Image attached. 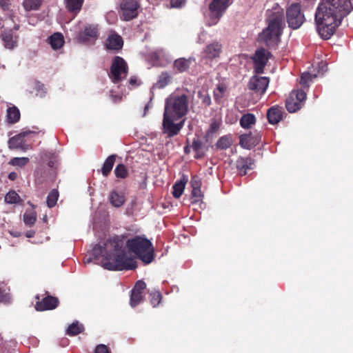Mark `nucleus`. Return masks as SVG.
Returning a JSON list of instances; mask_svg holds the SVG:
<instances>
[{"instance_id": "nucleus-50", "label": "nucleus", "mask_w": 353, "mask_h": 353, "mask_svg": "<svg viewBox=\"0 0 353 353\" xmlns=\"http://www.w3.org/2000/svg\"><path fill=\"white\" fill-rule=\"evenodd\" d=\"M95 353H110V352L105 345L100 344L96 347Z\"/></svg>"}, {"instance_id": "nucleus-52", "label": "nucleus", "mask_w": 353, "mask_h": 353, "mask_svg": "<svg viewBox=\"0 0 353 353\" xmlns=\"http://www.w3.org/2000/svg\"><path fill=\"white\" fill-rule=\"evenodd\" d=\"M11 300V297L9 294L4 293L0 290V302L8 303Z\"/></svg>"}, {"instance_id": "nucleus-11", "label": "nucleus", "mask_w": 353, "mask_h": 353, "mask_svg": "<svg viewBox=\"0 0 353 353\" xmlns=\"http://www.w3.org/2000/svg\"><path fill=\"white\" fill-rule=\"evenodd\" d=\"M99 36V28L97 25L88 24L84 27L83 30L79 32L77 39L82 43L94 42Z\"/></svg>"}, {"instance_id": "nucleus-61", "label": "nucleus", "mask_w": 353, "mask_h": 353, "mask_svg": "<svg viewBox=\"0 0 353 353\" xmlns=\"http://www.w3.org/2000/svg\"><path fill=\"white\" fill-rule=\"evenodd\" d=\"M10 180L14 181L17 178V174L16 172H10L8 175Z\"/></svg>"}, {"instance_id": "nucleus-51", "label": "nucleus", "mask_w": 353, "mask_h": 353, "mask_svg": "<svg viewBox=\"0 0 353 353\" xmlns=\"http://www.w3.org/2000/svg\"><path fill=\"white\" fill-rule=\"evenodd\" d=\"M115 91L112 90L110 91V97L113 102L117 103L119 102L122 99V94L120 93L115 94Z\"/></svg>"}, {"instance_id": "nucleus-20", "label": "nucleus", "mask_w": 353, "mask_h": 353, "mask_svg": "<svg viewBox=\"0 0 353 353\" xmlns=\"http://www.w3.org/2000/svg\"><path fill=\"white\" fill-rule=\"evenodd\" d=\"M110 203L116 207L119 208L123 205L125 201V195L123 192H117L113 190L110 194Z\"/></svg>"}, {"instance_id": "nucleus-60", "label": "nucleus", "mask_w": 353, "mask_h": 353, "mask_svg": "<svg viewBox=\"0 0 353 353\" xmlns=\"http://www.w3.org/2000/svg\"><path fill=\"white\" fill-rule=\"evenodd\" d=\"M216 89L224 94L226 86L224 84H219Z\"/></svg>"}, {"instance_id": "nucleus-24", "label": "nucleus", "mask_w": 353, "mask_h": 353, "mask_svg": "<svg viewBox=\"0 0 353 353\" xmlns=\"http://www.w3.org/2000/svg\"><path fill=\"white\" fill-rule=\"evenodd\" d=\"M172 77L168 72H163L159 76L157 83L153 85V88H164L172 82Z\"/></svg>"}, {"instance_id": "nucleus-7", "label": "nucleus", "mask_w": 353, "mask_h": 353, "mask_svg": "<svg viewBox=\"0 0 353 353\" xmlns=\"http://www.w3.org/2000/svg\"><path fill=\"white\" fill-rule=\"evenodd\" d=\"M233 0H213L209 6V14L207 24L209 26L216 25Z\"/></svg>"}, {"instance_id": "nucleus-35", "label": "nucleus", "mask_w": 353, "mask_h": 353, "mask_svg": "<svg viewBox=\"0 0 353 353\" xmlns=\"http://www.w3.org/2000/svg\"><path fill=\"white\" fill-rule=\"evenodd\" d=\"M65 2L70 11L78 12L82 7L83 0H65Z\"/></svg>"}, {"instance_id": "nucleus-13", "label": "nucleus", "mask_w": 353, "mask_h": 353, "mask_svg": "<svg viewBox=\"0 0 353 353\" xmlns=\"http://www.w3.org/2000/svg\"><path fill=\"white\" fill-rule=\"evenodd\" d=\"M270 53L264 48L259 49L256 51L253 61L254 63V71L256 74H262L264 68L270 58Z\"/></svg>"}, {"instance_id": "nucleus-32", "label": "nucleus", "mask_w": 353, "mask_h": 353, "mask_svg": "<svg viewBox=\"0 0 353 353\" xmlns=\"http://www.w3.org/2000/svg\"><path fill=\"white\" fill-rule=\"evenodd\" d=\"M241 146L245 149H250L254 145V141L253 140L251 134H242L240 137V142Z\"/></svg>"}, {"instance_id": "nucleus-45", "label": "nucleus", "mask_w": 353, "mask_h": 353, "mask_svg": "<svg viewBox=\"0 0 353 353\" xmlns=\"http://www.w3.org/2000/svg\"><path fill=\"white\" fill-rule=\"evenodd\" d=\"M34 91H35V94L37 96H39L40 97H43L46 93V90H45L43 84H42L39 82H36L35 85H34Z\"/></svg>"}, {"instance_id": "nucleus-4", "label": "nucleus", "mask_w": 353, "mask_h": 353, "mask_svg": "<svg viewBox=\"0 0 353 353\" xmlns=\"http://www.w3.org/2000/svg\"><path fill=\"white\" fill-rule=\"evenodd\" d=\"M192 97V93L187 88L176 89L165 99L164 112L183 118L188 112V107Z\"/></svg>"}, {"instance_id": "nucleus-39", "label": "nucleus", "mask_w": 353, "mask_h": 353, "mask_svg": "<svg viewBox=\"0 0 353 353\" xmlns=\"http://www.w3.org/2000/svg\"><path fill=\"white\" fill-rule=\"evenodd\" d=\"M59 192L57 190H52V191H50L47 197V205L49 208L54 207L57 204Z\"/></svg>"}, {"instance_id": "nucleus-25", "label": "nucleus", "mask_w": 353, "mask_h": 353, "mask_svg": "<svg viewBox=\"0 0 353 353\" xmlns=\"http://www.w3.org/2000/svg\"><path fill=\"white\" fill-rule=\"evenodd\" d=\"M48 42L54 50L61 48L64 44V38L59 32L54 33L48 38Z\"/></svg>"}, {"instance_id": "nucleus-48", "label": "nucleus", "mask_w": 353, "mask_h": 353, "mask_svg": "<svg viewBox=\"0 0 353 353\" xmlns=\"http://www.w3.org/2000/svg\"><path fill=\"white\" fill-rule=\"evenodd\" d=\"M186 0H170V6L173 8H181L185 6Z\"/></svg>"}, {"instance_id": "nucleus-43", "label": "nucleus", "mask_w": 353, "mask_h": 353, "mask_svg": "<svg viewBox=\"0 0 353 353\" xmlns=\"http://www.w3.org/2000/svg\"><path fill=\"white\" fill-rule=\"evenodd\" d=\"M114 174L117 177L123 179L128 176V171L124 165L119 164L114 169Z\"/></svg>"}, {"instance_id": "nucleus-8", "label": "nucleus", "mask_w": 353, "mask_h": 353, "mask_svg": "<svg viewBox=\"0 0 353 353\" xmlns=\"http://www.w3.org/2000/svg\"><path fill=\"white\" fill-rule=\"evenodd\" d=\"M128 72V68L125 60L120 57H115L112 59L110 72L108 74L112 82L120 84L125 79Z\"/></svg>"}, {"instance_id": "nucleus-64", "label": "nucleus", "mask_w": 353, "mask_h": 353, "mask_svg": "<svg viewBox=\"0 0 353 353\" xmlns=\"http://www.w3.org/2000/svg\"><path fill=\"white\" fill-rule=\"evenodd\" d=\"M203 102L206 104V105H210V103H211V101H210V98L209 97H206L204 98L203 99Z\"/></svg>"}, {"instance_id": "nucleus-47", "label": "nucleus", "mask_w": 353, "mask_h": 353, "mask_svg": "<svg viewBox=\"0 0 353 353\" xmlns=\"http://www.w3.org/2000/svg\"><path fill=\"white\" fill-rule=\"evenodd\" d=\"M146 288V283L143 281H138L132 290L143 293V290Z\"/></svg>"}, {"instance_id": "nucleus-18", "label": "nucleus", "mask_w": 353, "mask_h": 353, "mask_svg": "<svg viewBox=\"0 0 353 353\" xmlns=\"http://www.w3.org/2000/svg\"><path fill=\"white\" fill-rule=\"evenodd\" d=\"M105 45L109 50H118L122 48L123 41L121 36L112 33L108 36Z\"/></svg>"}, {"instance_id": "nucleus-49", "label": "nucleus", "mask_w": 353, "mask_h": 353, "mask_svg": "<svg viewBox=\"0 0 353 353\" xmlns=\"http://www.w3.org/2000/svg\"><path fill=\"white\" fill-rule=\"evenodd\" d=\"M105 18L109 23H114L117 21V14L115 12L110 11L107 13Z\"/></svg>"}, {"instance_id": "nucleus-58", "label": "nucleus", "mask_w": 353, "mask_h": 353, "mask_svg": "<svg viewBox=\"0 0 353 353\" xmlns=\"http://www.w3.org/2000/svg\"><path fill=\"white\" fill-rule=\"evenodd\" d=\"M201 145V143L199 141L194 140L192 143V148L194 150L198 152L200 149Z\"/></svg>"}, {"instance_id": "nucleus-46", "label": "nucleus", "mask_w": 353, "mask_h": 353, "mask_svg": "<svg viewBox=\"0 0 353 353\" xmlns=\"http://www.w3.org/2000/svg\"><path fill=\"white\" fill-rule=\"evenodd\" d=\"M192 196L194 202L199 201L202 196L201 189L197 188H192Z\"/></svg>"}, {"instance_id": "nucleus-16", "label": "nucleus", "mask_w": 353, "mask_h": 353, "mask_svg": "<svg viewBox=\"0 0 353 353\" xmlns=\"http://www.w3.org/2000/svg\"><path fill=\"white\" fill-rule=\"evenodd\" d=\"M58 302L57 298L48 296L43 299L41 301L37 302L35 308L39 311L53 310L58 305Z\"/></svg>"}, {"instance_id": "nucleus-17", "label": "nucleus", "mask_w": 353, "mask_h": 353, "mask_svg": "<svg viewBox=\"0 0 353 353\" xmlns=\"http://www.w3.org/2000/svg\"><path fill=\"white\" fill-rule=\"evenodd\" d=\"M222 50V45L219 42H213L208 45L203 51L204 55L208 59L218 57Z\"/></svg>"}, {"instance_id": "nucleus-56", "label": "nucleus", "mask_w": 353, "mask_h": 353, "mask_svg": "<svg viewBox=\"0 0 353 353\" xmlns=\"http://www.w3.org/2000/svg\"><path fill=\"white\" fill-rule=\"evenodd\" d=\"M128 83L132 88L137 86L139 84L136 77L130 78V80L128 81Z\"/></svg>"}, {"instance_id": "nucleus-27", "label": "nucleus", "mask_w": 353, "mask_h": 353, "mask_svg": "<svg viewBox=\"0 0 353 353\" xmlns=\"http://www.w3.org/2000/svg\"><path fill=\"white\" fill-rule=\"evenodd\" d=\"M83 330V325L79 321H74L70 325L67 330L66 334L70 336H76Z\"/></svg>"}, {"instance_id": "nucleus-42", "label": "nucleus", "mask_w": 353, "mask_h": 353, "mask_svg": "<svg viewBox=\"0 0 353 353\" xmlns=\"http://www.w3.org/2000/svg\"><path fill=\"white\" fill-rule=\"evenodd\" d=\"M230 145L231 139L226 136L221 137L216 143L217 148L221 150L227 149Z\"/></svg>"}, {"instance_id": "nucleus-37", "label": "nucleus", "mask_w": 353, "mask_h": 353, "mask_svg": "<svg viewBox=\"0 0 353 353\" xmlns=\"http://www.w3.org/2000/svg\"><path fill=\"white\" fill-rule=\"evenodd\" d=\"M316 74H312L310 72H304L302 74L300 80V84L303 87H309L308 83L312 81L314 79L317 77Z\"/></svg>"}, {"instance_id": "nucleus-34", "label": "nucleus", "mask_w": 353, "mask_h": 353, "mask_svg": "<svg viewBox=\"0 0 353 353\" xmlns=\"http://www.w3.org/2000/svg\"><path fill=\"white\" fill-rule=\"evenodd\" d=\"M42 0H24L23 5L26 10H38L41 4Z\"/></svg>"}, {"instance_id": "nucleus-36", "label": "nucleus", "mask_w": 353, "mask_h": 353, "mask_svg": "<svg viewBox=\"0 0 353 353\" xmlns=\"http://www.w3.org/2000/svg\"><path fill=\"white\" fill-rule=\"evenodd\" d=\"M185 182L183 181L182 180L176 182V183L173 185V191L172 194L174 198L178 199L179 198L185 189Z\"/></svg>"}, {"instance_id": "nucleus-54", "label": "nucleus", "mask_w": 353, "mask_h": 353, "mask_svg": "<svg viewBox=\"0 0 353 353\" xmlns=\"http://www.w3.org/2000/svg\"><path fill=\"white\" fill-rule=\"evenodd\" d=\"M200 181L199 179H198V177H193L191 180V185H192V188H200Z\"/></svg>"}, {"instance_id": "nucleus-33", "label": "nucleus", "mask_w": 353, "mask_h": 353, "mask_svg": "<svg viewBox=\"0 0 353 353\" xmlns=\"http://www.w3.org/2000/svg\"><path fill=\"white\" fill-rule=\"evenodd\" d=\"M41 158L43 162H47L50 167H53L57 161L54 153L49 151H45L41 153Z\"/></svg>"}, {"instance_id": "nucleus-40", "label": "nucleus", "mask_w": 353, "mask_h": 353, "mask_svg": "<svg viewBox=\"0 0 353 353\" xmlns=\"http://www.w3.org/2000/svg\"><path fill=\"white\" fill-rule=\"evenodd\" d=\"M29 162L28 157H14L9 161V164L13 166L23 167Z\"/></svg>"}, {"instance_id": "nucleus-6", "label": "nucleus", "mask_w": 353, "mask_h": 353, "mask_svg": "<svg viewBox=\"0 0 353 353\" xmlns=\"http://www.w3.org/2000/svg\"><path fill=\"white\" fill-rule=\"evenodd\" d=\"M14 19L11 17L5 19H0V37L6 48L14 49L18 42V37L12 32V28L18 29L19 26L13 25Z\"/></svg>"}, {"instance_id": "nucleus-9", "label": "nucleus", "mask_w": 353, "mask_h": 353, "mask_svg": "<svg viewBox=\"0 0 353 353\" xmlns=\"http://www.w3.org/2000/svg\"><path fill=\"white\" fill-rule=\"evenodd\" d=\"M180 119L179 117L163 112L162 132L163 134H166L167 137H173L180 132L185 123L184 119L176 123V121Z\"/></svg>"}, {"instance_id": "nucleus-19", "label": "nucleus", "mask_w": 353, "mask_h": 353, "mask_svg": "<svg viewBox=\"0 0 353 353\" xmlns=\"http://www.w3.org/2000/svg\"><path fill=\"white\" fill-rule=\"evenodd\" d=\"M267 117L270 123H278L282 119V109L278 106L270 108L267 112Z\"/></svg>"}, {"instance_id": "nucleus-2", "label": "nucleus", "mask_w": 353, "mask_h": 353, "mask_svg": "<svg viewBox=\"0 0 353 353\" xmlns=\"http://www.w3.org/2000/svg\"><path fill=\"white\" fill-rule=\"evenodd\" d=\"M353 10V0H321L315 13L319 34L330 39L344 17Z\"/></svg>"}, {"instance_id": "nucleus-59", "label": "nucleus", "mask_w": 353, "mask_h": 353, "mask_svg": "<svg viewBox=\"0 0 353 353\" xmlns=\"http://www.w3.org/2000/svg\"><path fill=\"white\" fill-rule=\"evenodd\" d=\"M10 5L9 0H0V6L6 10L8 8V6Z\"/></svg>"}, {"instance_id": "nucleus-63", "label": "nucleus", "mask_w": 353, "mask_h": 353, "mask_svg": "<svg viewBox=\"0 0 353 353\" xmlns=\"http://www.w3.org/2000/svg\"><path fill=\"white\" fill-rule=\"evenodd\" d=\"M10 234L12 236H14V237H18L21 235L20 232H17V231H10Z\"/></svg>"}, {"instance_id": "nucleus-38", "label": "nucleus", "mask_w": 353, "mask_h": 353, "mask_svg": "<svg viewBox=\"0 0 353 353\" xmlns=\"http://www.w3.org/2000/svg\"><path fill=\"white\" fill-rule=\"evenodd\" d=\"M142 294L143 293L141 292H136L132 290L130 301V305L132 307H136L141 303L143 299Z\"/></svg>"}, {"instance_id": "nucleus-41", "label": "nucleus", "mask_w": 353, "mask_h": 353, "mask_svg": "<svg viewBox=\"0 0 353 353\" xmlns=\"http://www.w3.org/2000/svg\"><path fill=\"white\" fill-rule=\"evenodd\" d=\"M290 97H292L293 99L303 104V102L306 99V93L302 90H296L292 91L290 93Z\"/></svg>"}, {"instance_id": "nucleus-3", "label": "nucleus", "mask_w": 353, "mask_h": 353, "mask_svg": "<svg viewBox=\"0 0 353 353\" xmlns=\"http://www.w3.org/2000/svg\"><path fill=\"white\" fill-rule=\"evenodd\" d=\"M268 26L259 34V40L269 48L275 47L280 41L283 23V13L279 10H268Z\"/></svg>"}, {"instance_id": "nucleus-15", "label": "nucleus", "mask_w": 353, "mask_h": 353, "mask_svg": "<svg viewBox=\"0 0 353 353\" xmlns=\"http://www.w3.org/2000/svg\"><path fill=\"white\" fill-rule=\"evenodd\" d=\"M29 132H23L13 137L10 138L8 141L9 148L10 149H19L26 151L29 149L28 140L26 137L29 134Z\"/></svg>"}, {"instance_id": "nucleus-62", "label": "nucleus", "mask_w": 353, "mask_h": 353, "mask_svg": "<svg viewBox=\"0 0 353 353\" xmlns=\"http://www.w3.org/2000/svg\"><path fill=\"white\" fill-rule=\"evenodd\" d=\"M34 235V230H29L26 233V236L28 238H32Z\"/></svg>"}, {"instance_id": "nucleus-29", "label": "nucleus", "mask_w": 353, "mask_h": 353, "mask_svg": "<svg viewBox=\"0 0 353 353\" xmlns=\"http://www.w3.org/2000/svg\"><path fill=\"white\" fill-rule=\"evenodd\" d=\"M115 155H110L105 159L102 167V174L103 176H108L112 170L115 161Z\"/></svg>"}, {"instance_id": "nucleus-10", "label": "nucleus", "mask_w": 353, "mask_h": 353, "mask_svg": "<svg viewBox=\"0 0 353 353\" xmlns=\"http://www.w3.org/2000/svg\"><path fill=\"white\" fill-rule=\"evenodd\" d=\"M288 26L294 30L299 28L305 21V16L301 10L299 3H292L286 10Z\"/></svg>"}, {"instance_id": "nucleus-28", "label": "nucleus", "mask_w": 353, "mask_h": 353, "mask_svg": "<svg viewBox=\"0 0 353 353\" xmlns=\"http://www.w3.org/2000/svg\"><path fill=\"white\" fill-rule=\"evenodd\" d=\"M37 220V214L33 209L27 210L23 214V221L28 226H32Z\"/></svg>"}, {"instance_id": "nucleus-57", "label": "nucleus", "mask_w": 353, "mask_h": 353, "mask_svg": "<svg viewBox=\"0 0 353 353\" xmlns=\"http://www.w3.org/2000/svg\"><path fill=\"white\" fill-rule=\"evenodd\" d=\"M214 96L216 99V101H219L221 99V98L223 97V94L217 90L216 89L214 91Z\"/></svg>"}, {"instance_id": "nucleus-22", "label": "nucleus", "mask_w": 353, "mask_h": 353, "mask_svg": "<svg viewBox=\"0 0 353 353\" xmlns=\"http://www.w3.org/2000/svg\"><path fill=\"white\" fill-rule=\"evenodd\" d=\"M194 61V59L192 58H189V59L179 58L174 61V68L175 69H176L178 72H183L188 70L190 65Z\"/></svg>"}, {"instance_id": "nucleus-23", "label": "nucleus", "mask_w": 353, "mask_h": 353, "mask_svg": "<svg viewBox=\"0 0 353 353\" xmlns=\"http://www.w3.org/2000/svg\"><path fill=\"white\" fill-rule=\"evenodd\" d=\"M6 112V119L9 123H15L19 121L20 111L16 106L10 104Z\"/></svg>"}, {"instance_id": "nucleus-5", "label": "nucleus", "mask_w": 353, "mask_h": 353, "mask_svg": "<svg viewBox=\"0 0 353 353\" xmlns=\"http://www.w3.org/2000/svg\"><path fill=\"white\" fill-rule=\"evenodd\" d=\"M125 245L130 252L145 263L149 264L153 261L154 250L152 243L144 236H136L129 239Z\"/></svg>"}, {"instance_id": "nucleus-53", "label": "nucleus", "mask_w": 353, "mask_h": 353, "mask_svg": "<svg viewBox=\"0 0 353 353\" xmlns=\"http://www.w3.org/2000/svg\"><path fill=\"white\" fill-rule=\"evenodd\" d=\"M319 74H323L325 72L327 71V64L325 62H320L319 64Z\"/></svg>"}, {"instance_id": "nucleus-14", "label": "nucleus", "mask_w": 353, "mask_h": 353, "mask_svg": "<svg viewBox=\"0 0 353 353\" xmlns=\"http://www.w3.org/2000/svg\"><path fill=\"white\" fill-rule=\"evenodd\" d=\"M268 85L269 79L268 77L254 76L248 83V88L256 93L262 94L266 91Z\"/></svg>"}, {"instance_id": "nucleus-30", "label": "nucleus", "mask_w": 353, "mask_h": 353, "mask_svg": "<svg viewBox=\"0 0 353 353\" xmlns=\"http://www.w3.org/2000/svg\"><path fill=\"white\" fill-rule=\"evenodd\" d=\"M303 104L297 101L291 97H289L286 100V108L289 112L293 113L300 110Z\"/></svg>"}, {"instance_id": "nucleus-1", "label": "nucleus", "mask_w": 353, "mask_h": 353, "mask_svg": "<svg viewBox=\"0 0 353 353\" xmlns=\"http://www.w3.org/2000/svg\"><path fill=\"white\" fill-rule=\"evenodd\" d=\"M90 256L85 259V263H90L92 258L99 259L102 257V267L108 270L121 271L137 268L136 262L125 250L123 241L119 237L106 241L103 245H95Z\"/></svg>"}, {"instance_id": "nucleus-31", "label": "nucleus", "mask_w": 353, "mask_h": 353, "mask_svg": "<svg viewBox=\"0 0 353 353\" xmlns=\"http://www.w3.org/2000/svg\"><path fill=\"white\" fill-rule=\"evenodd\" d=\"M22 201L19 195L14 191H9L5 196V202L8 204H17Z\"/></svg>"}, {"instance_id": "nucleus-12", "label": "nucleus", "mask_w": 353, "mask_h": 353, "mask_svg": "<svg viewBox=\"0 0 353 353\" xmlns=\"http://www.w3.org/2000/svg\"><path fill=\"white\" fill-rule=\"evenodd\" d=\"M122 12V19L130 21L135 18L138 14L139 5L135 0H123L120 4Z\"/></svg>"}, {"instance_id": "nucleus-44", "label": "nucleus", "mask_w": 353, "mask_h": 353, "mask_svg": "<svg viewBox=\"0 0 353 353\" xmlns=\"http://www.w3.org/2000/svg\"><path fill=\"white\" fill-rule=\"evenodd\" d=\"M150 302L153 307L158 305L161 301V294L159 291H154L150 293Z\"/></svg>"}, {"instance_id": "nucleus-55", "label": "nucleus", "mask_w": 353, "mask_h": 353, "mask_svg": "<svg viewBox=\"0 0 353 353\" xmlns=\"http://www.w3.org/2000/svg\"><path fill=\"white\" fill-rule=\"evenodd\" d=\"M155 54H156V58L158 59H160L161 58L163 57L164 56H165L167 54L165 50H164L163 49L157 50V51L155 52Z\"/></svg>"}, {"instance_id": "nucleus-26", "label": "nucleus", "mask_w": 353, "mask_h": 353, "mask_svg": "<svg viewBox=\"0 0 353 353\" xmlns=\"http://www.w3.org/2000/svg\"><path fill=\"white\" fill-rule=\"evenodd\" d=\"M256 122V118L253 114H244L240 119V125L243 128L249 129Z\"/></svg>"}, {"instance_id": "nucleus-21", "label": "nucleus", "mask_w": 353, "mask_h": 353, "mask_svg": "<svg viewBox=\"0 0 353 353\" xmlns=\"http://www.w3.org/2000/svg\"><path fill=\"white\" fill-rule=\"evenodd\" d=\"M253 161L250 158H239L236 161V168L241 175H245L247 170L252 169Z\"/></svg>"}]
</instances>
